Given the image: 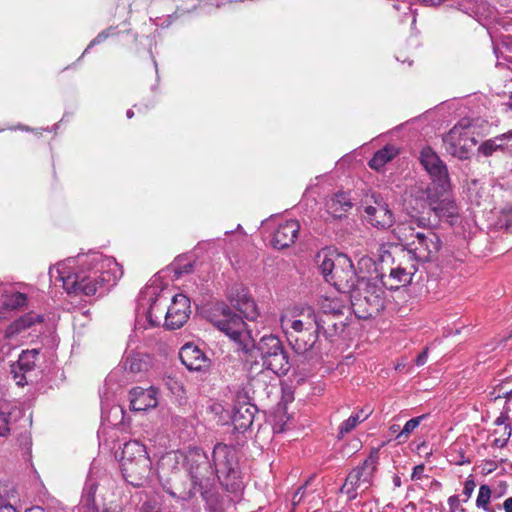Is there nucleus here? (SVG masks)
Listing matches in <instances>:
<instances>
[{"label": "nucleus", "instance_id": "obj_25", "mask_svg": "<svg viewBox=\"0 0 512 512\" xmlns=\"http://www.w3.org/2000/svg\"><path fill=\"white\" fill-rule=\"evenodd\" d=\"M130 452L133 454V457H130V462L134 463L135 472L142 476L148 474L151 469V460L146 447L137 440H130Z\"/></svg>", "mask_w": 512, "mask_h": 512}, {"label": "nucleus", "instance_id": "obj_37", "mask_svg": "<svg viewBox=\"0 0 512 512\" xmlns=\"http://www.w3.org/2000/svg\"><path fill=\"white\" fill-rule=\"evenodd\" d=\"M417 232L413 220L399 222L393 229L394 235L405 247L415 238Z\"/></svg>", "mask_w": 512, "mask_h": 512}, {"label": "nucleus", "instance_id": "obj_63", "mask_svg": "<svg viewBox=\"0 0 512 512\" xmlns=\"http://www.w3.org/2000/svg\"><path fill=\"white\" fill-rule=\"evenodd\" d=\"M399 429H400V426H399V425H396V424H394V425H392V426L390 427V430H391L393 433L398 432V431H399Z\"/></svg>", "mask_w": 512, "mask_h": 512}, {"label": "nucleus", "instance_id": "obj_55", "mask_svg": "<svg viewBox=\"0 0 512 512\" xmlns=\"http://www.w3.org/2000/svg\"><path fill=\"white\" fill-rule=\"evenodd\" d=\"M410 220L414 221V226H417V228H425L429 225V220L425 217L411 216Z\"/></svg>", "mask_w": 512, "mask_h": 512}, {"label": "nucleus", "instance_id": "obj_61", "mask_svg": "<svg viewBox=\"0 0 512 512\" xmlns=\"http://www.w3.org/2000/svg\"><path fill=\"white\" fill-rule=\"evenodd\" d=\"M25 512H47V511L40 506H33L31 508H28Z\"/></svg>", "mask_w": 512, "mask_h": 512}, {"label": "nucleus", "instance_id": "obj_50", "mask_svg": "<svg viewBox=\"0 0 512 512\" xmlns=\"http://www.w3.org/2000/svg\"><path fill=\"white\" fill-rule=\"evenodd\" d=\"M116 34V30L115 28L113 27H110L106 30H103L102 32H100L90 43L89 45L87 46V48L84 50L83 55H85L90 48H92L93 46L95 45H98L102 42H104L107 38L111 37V36H114Z\"/></svg>", "mask_w": 512, "mask_h": 512}, {"label": "nucleus", "instance_id": "obj_17", "mask_svg": "<svg viewBox=\"0 0 512 512\" xmlns=\"http://www.w3.org/2000/svg\"><path fill=\"white\" fill-rule=\"evenodd\" d=\"M349 301L355 316L359 319H368L377 316L384 308V303L379 299L357 294H350Z\"/></svg>", "mask_w": 512, "mask_h": 512}, {"label": "nucleus", "instance_id": "obj_51", "mask_svg": "<svg viewBox=\"0 0 512 512\" xmlns=\"http://www.w3.org/2000/svg\"><path fill=\"white\" fill-rule=\"evenodd\" d=\"M508 420H509L508 414L506 412H502L494 421V424L497 426L505 425V428H504L505 438L503 439L502 445H505V443L509 440V438L512 435V427L510 426V424L507 423Z\"/></svg>", "mask_w": 512, "mask_h": 512}, {"label": "nucleus", "instance_id": "obj_26", "mask_svg": "<svg viewBox=\"0 0 512 512\" xmlns=\"http://www.w3.org/2000/svg\"><path fill=\"white\" fill-rule=\"evenodd\" d=\"M97 487V482L89 476L84 485L81 497V504L87 512H107L105 505L96 501L95 494Z\"/></svg>", "mask_w": 512, "mask_h": 512}, {"label": "nucleus", "instance_id": "obj_57", "mask_svg": "<svg viewBox=\"0 0 512 512\" xmlns=\"http://www.w3.org/2000/svg\"><path fill=\"white\" fill-rule=\"evenodd\" d=\"M140 512H159L156 504L146 502L142 505Z\"/></svg>", "mask_w": 512, "mask_h": 512}, {"label": "nucleus", "instance_id": "obj_12", "mask_svg": "<svg viewBox=\"0 0 512 512\" xmlns=\"http://www.w3.org/2000/svg\"><path fill=\"white\" fill-rule=\"evenodd\" d=\"M191 314L190 299L184 294H176L164 315V327L170 330L181 328Z\"/></svg>", "mask_w": 512, "mask_h": 512}, {"label": "nucleus", "instance_id": "obj_44", "mask_svg": "<svg viewBox=\"0 0 512 512\" xmlns=\"http://www.w3.org/2000/svg\"><path fill=\"white\" fill-rule=\"evenodd\" d=\"M426 416L427 415H421L408 420L402 430H400L396 436L398 443L406 442L413 431L420 425L421 421L426 418Z\"/></svg>", "mask_w": 512, "mask_h": 512}, {"label": "nucleus", "instance_id": "obj_10", "mask_svg": "<svg viewBox=\"0 0 512 512\" xmlns=\"http://www.w3.org/2000/svg\"><path fill=\"white\" fill-rule=\"evenodd\" d=\"M212 459L219 480L222 477L225 479L237 478V457L233 446L223 443L216 444L212 453Z\"/></svg>", "mask_w": 512, "mask_h": 512}, {"label": "nucleus", "instance_id": "obj_4", "mask_svg": "<svg viewBox=\"0 0 512 512\" xmlns=\"http://www.w3.org/2000/svg\"><path fill=\"white\" fill-rule=\"evenodd\" d=\"M379 460L378 449L373 450L364 462L355 467L346 477L341 487V492L348 495L350 500L357 497L358 493L368 490L373 483L374 473Z\"/></svg>", "mask_w": 512, "mask_h": 512}, {"label": "nucleus", "instance_id": "obj_19", "mask_svg": "<svg viewBox=\"0 0 512 512\" xmlns=\"http://www.w3.org/2000/svg\"><path fill=\"white\" fill-rule=\"evenodd\" d=\"M300 224L297 220H287L280 223L273 233L271 243L276 249H284L291 246L297 239Z\"/></svg>", "mask_w": 512, "mask_h": 512}, {"label": "nucleus", "instance_id": "obj_49", "mask_svg": "<svg viewBox=\"0 0 512 512\" xmlns=\"http://www.w3.org/2000/svg\"><path fill=\"white\" fill-rule=\"evenodd\" d=\"M14 490L7 487L0 490V512H18V510L10 503V496H14Z\"/></svg>", "mask_w": 512, "mask_h": 512}, {"label": "nucleus", "instance_id": "obj_15", "mask_svg": "<svg viewBox=\"0 0 512 512\" xmlns=\"http://www.w3.org/2000/svg\"><path fill=\"white\" fill-rule=\"evenodd\" d=\"M228 298L232 305L244 315L248 320H255L258 315V309L255 301L242 286L232 287L228 292Z\"/></svg>", "mask_w": 512, "mask_h": 512}, {"label": "nucleus", "instance_id": "obj_22", "mask_svg": "<svg viewBox=\"0 0 512 512\" xmlns=\"http://www.w3.org/2000/svg\"><path fill=\"white\" fill-rule=\"evenodd\" d=\"M382 283V279H378L377 276L374 278L361 277V279L358 280L355 290L352 291L351 294L367 296V298L370 299L375 297L376 299H379L380 302L385 303V285Z\"/></svg>", "mask_w": 512, "mask_h": 512}, {"label": "nucleus", "instance_id": "obj_58", "mask_svg": "<svg viewBox=\"0 0 512 512\" xmlns=\"http://www.w3.org/2000/svg\"><path fill=\"white\" fill-rule=\"evenodd\" d=\"M428 358V349L426 348L422 353H420L416 358V365L422 366L427 362Z\"/></svg>", "mask_w": 512, "mask_h": 512}, {"label": "nucleus", "instance_id": "obj_5", "mask_svg": "<svg viewBox=\"0 0 512 512\" xmlns=\"http://www.w3.org/2000/svg\"><path fill=\"white\" fill-rule=\"evenodd\" d=\"M263 367L277 375H285L290 369L288 355L277 336L265 335L257 344Z\"/></svg>", "mask_w": 512, "mask_h": 512}, {"label": "nucleus", "instance_id": "obj_53", "mask_svg": "<svg viewBox=\"0 0 512 512\" xmlns=\"http://www.w3.org/2000/svg\"><path fill=\"white\" fill-rule=\"evenodd\" d=\"M475 487H476V483H475L473 477L470 475L466 479V481L464 483V489H463V494L466 496L467 499L471 497Z\"/></svg>", "mask_w": 512, "mask_h": 512}, {"label": "nucleus", "instance_id": "obj_42", "mask_svg": "<svg viewBox=\"0 0 512 512\" xmlns=\"http://www.w3.org/2000/svg\"><path fill=\"white\" fill-rule=\"evenodd\" d=\"M468 197L471 203L481 206L489 202L490 195L484 187H479L477 181H473L468 188Z\"/></svg>", "mask_w": 512, "mask_h": 512}, {"label": "nucleus", "instance_id": "obj_41", "mask_svg": "<svg viewBox=\"0 0 512 512\" xmlns=\"http://www.w3.org/2000/svg\"><path fill=\"white\" fill-rule=\"evenodd\" d=\"M449 182L447 185L442 189V187L439 185L438 182L432 181V184L428 185L429 189V198H427V208H429L431 211L439 204L441 199H444L446 197L445 193L447 191Z\"/></svg>", "mask_w": 512, "mask_h": 512}, {"label": "nucleus", "instance_id": "obj_48", "mask_svg": "<svg viewBox=\"0 0 512 512\" xmlns=\"http://www.w3.org/2000/svg\"><path fill=\"white\" fill-rule=\"evenodd\" d=\"M505 135H502L501 137H496L494 139H489L485 141L480 147L479 151L485 155L490 156L493 152H495L497 149L502 147V141L504 140Z\"/></svg>", "mask_w": 512, "mask_h": 512}, {"label": "nucleus", "instance_id": "obj_64", "mask_svg": "<svg viewBox=\"0 0 512 512\" xmlns=\"http://www.w3.org/2000/svg\"><path fill=\"white\" fill-rule=\"evenodd\" d=\"M17 129H20L22 131H30L31 129L28 126L19 125Z\"/></svg>", "mask_w": 512, "mask_h": 512}, {"label": "nucleus", "instance_id": "obj_6", "mask_svg": "<svg viewBox=\"0 0 512 512\" xmlns=\"http://www.w3.org/2000/svg\"><path fill=\"white\" fill-rule=\"evenodd\" d=\"M208 320L224 332L232 340L238 342L246 330V324L242 317L225 303L220 302L214 304L208 312Z\"/></svg>", "mask_w": 512, "mask_h": 512}, {"label": "nucleus", "instance_id": "obj_39", "mask_svg": "<svg viewBox=\"0 0 512 512\" xmlns=\"http://www.w3.org/2000/svg\"><path fill=\"white\" fill-rule=\"evenodd\" d=\"M280 323L286 335L287 333H294V335L300 334L303 333V331L310 330L309 323L303 322L302 320L293 319L287 314L281 316Z\"/></svg>", "mask_w": 512, "mask_h": 512}, {"label": "nucleus", "instance_id": "obj_34", "mask_svg": "<svg viewBox=\"0 0 512 512\" xmlns=\"http://www.w3.org/2000/svg\"><path fill=\"white\" fill-rule=\"evenodd\" d=\"M0 295L4 297L2 307L6 310L21 308L27 303V295L21 292L9 293L7 288L0 284Z\"/></svg>", "mask_w": 512, "mask_h": 512}, {"label": "nucleus", "instance_id": "obj_30", "mask_svg": "<svg viewBox=\"0 0 512 512\" xmlns=\"http://www.w3.org/2000/svg\"><path fill=\"white\" fill-rule=\"evenodd\" d=\"M147 314L144 313L140 307L139 300L136 301V308H135V323H134V338L141 341L144 340L145 343L151 342L152 339L149 337H146L144 335V332L149 330L150 328L157 327L158 325H151L149 322V319L147 318Z\"/></svg>", "mask_w": 512, "mask_h": 512}, {"label": "nucleus", "instance_id": "obj_3", "mask_svg": "<svg viewBox=\"0 0 512 512\" xmlns=\"http://www.w3.org/2000/svg\"><path fill=\"white\" fill-rule=\"evenodd\" d=\"M187 464L194 492L189 491L182 498L189 499L199 492L204 499H207L217 477L215 469L206 455L198 451L189 454Z\"/></svg>", "mask_w": 512, "mask_h": 512}, {"label": "nucleus", "instance_id": "obj_13", "mask_svg": "<svg viewBox=\"0 0 512 512\" xmlns=\"http://www.w3.org/2000/svg\"><path fill=\"white\" fill-rule=\"evenodd\" d=\"M20 421L24 422V426L31 424L30 417H25L22 409L8 402L0 403V437L16 433Z\"/></svg>", "mask_w": 512, "mask_h": 512}, {"label": "nucleus", "instance_id": "obj_59", "mask_svg": "<svg viewBox=\"0 0 512 512\" xmlns=\"http://www.w3.org/2000/svg\"><path fill=\"white\" fill-rule=\"evenodd\" d=\"M504 214H505L506 222H507L506 227L508 229L512 226V207L505 209Z\"/></svg>", "mask_w": 512, "mask_h": 512}, {"label": "nucleus", "instance_id": "obj_2", "mask_svg": "<svg viewBox=\"0 0 512 512\" xmlns=\"http://www.w3.org/2000/svg\"><path fill=\"white\" fill-rule=\"evenodd\" d=\"M123 375V369H113L107 376L103 389L100 392L102 427L98 431V438L107 435L103 443L108 447L119 464L122 477L127 481L125 449L128 446V436L125 428L124 406L120 402L110 401V392L118 377Z\"/></svg>", "mask_w": 512, "mask_h": 512}, {"label": "nucleus", "instance_id": "obj_47", "mask_svg": "<svg viewBox=\"0 0 512 512\" xmlns=\"http://www.w3.org/2000/svg\"><path fill=\"white\" fill-rule=\"evenodd\" d=\"M492 497V490L491 488L483 484L479 487L477 499H476V507L479 509H488V506L490 504V500Z\"/></svg>", "mask_w": 512, "mask_h": 512}, {"label": "nucleus", "instance_id": "obj_16", "mask_svg": "<svg viewBox=\"0 0 512 512\" xmlns=\"http://www.w3.org/2000/svg\"><path fill=\"white\" fill-rule=\"evenodd\" d=\"M418 268L414 263H399L391 268L389 275H382V284L389 290H397L408 285Z\"/></svg>", "mask_w": 512, "mask_h": 512}, {"label": "nucleus", "instance_id": "obj_46", "mask_svg": "<svg viewBox=\"0 0 512 512\" xmlns=\"http://www.w3.org/2000/svg\"><path fill=\"white\" fill-rule=\"evenodd\" d=\"M411 197L417 202L419 208L424 210L427 208V198H429L428 185H417L412 189Z\"/></svg>", "mask_w": 512, "mask_h": 512}, {"label": "nucleus", "instance_id": "obj_24", "mask_svg": "<svg viewBox=\"0 0 512 512\" xmlns=\"http://www.w3.org/2000/svg\"><path fill=\"white\" fill-rule=\"evenodd\" d=\"M318 335V330L312 329L295 335L294 333H287V339L296 353L304 354L314 348L318 341Z\"/></svg>", "mask_w": 512, "mask_h": 512}, {"label": "nucleus", "instance_id": "obj_14", "mask_svg": "<svg viewBox=\"0 0 512 512\" xmlns=\"http://www.w3.org/2000/svg\"><path fill=\"white\" fill-rule=\"evenodd\" d=\"M419 159L432 181L438 182L443 189L447 185L449 177L447 167L439 156L430 147H425L421 150Z\"/></svg>", "mask_w": 512, "mask_h": 512}, {"label": "nucleus", "instance_id": "obj_60", "mask_svg": "<svg viewBox=\"0 0 512 512\" xmlns=\"http://www.w3.org/2000/svg\"><path fill=\"white\" fill-rule=\"evenodd\" d=\"M503 508H504L505 512H512V497L507 498L503 502Z\"/></svg>", "mask_w": 512, "mask_h": 512}, {"label": "nucleus", "instance_id": "obj_45", "mask_svg": "<svg viewBox=\"0 0 512 512\" xmlns=\"http://www.w3.org/2000/svg\"><path fill=\"white\" fill-rule=\"evenodd\" d=\"M297 319L309 323V329H317L318 319L321 317L311 306H303L299 309Z\"/></svg>", "mask_w": 512, "mask_h": 512}, {"label": "nucleus", "instance_id": "obj_40", "mask_svg": "<svg viewBox=\"0 0 512 512\" xmlns=\"http://www.w3.org/2000/svg\"><path fill=\"white\" fill-rule=\"evenodd\" d=\"M439 218L452 219L458 215L456 203L447 196L432 210Z\"/></svg>", "mask_w": 512, "mask_h": 512}, {"label": "nucleus", "instance_id": "obj_31", "mask_svg": "<svg viewBox=\"0 0 512 512\" xmlns=\"http://www.w3.org/2000/svg\"><path fill=\"white\" fill-rule=\"evenodd\" d=\"M44 316L42 314L36 313L34 311H30L18 319L13 321L10 325L9 330L11 333H21L25 330H28L38 324L43 323Z\"/></svg>", "mask_w": 512, "mask_h": 512}, {"label": "nucleus", "instance_id": "obj_29", "mask_svg": "<svg viewBox=\"0 0 512 512\" xmlns=\"http://www.w3.org/2000/svg\"><path fill=\"white\" fill-rule=\"evenodd\" d=\"M154 366V358L151 354L142 351H134L130 355V373L145 374Z\"/></svg>", "mask_w": 512, "mask_h": 512}, {"label": "nucleus", "instance_id": "obj_21", "mask_svg": "<svg viewBox=\"0 0 512 512\" xmlns=\"http://www.w3.org/2000/svg\"><path fill=\"white\" fill-rule=\"evenodd\" d=\"M158 404L157 391L152 386L144 389L136 387L130 390V410L146 411Z\"/></svg>", "mask_w": 512, "mask_h": 512}, {"label": "nucleus", "instance_id": "obj_7", "mask_svg": "<svg viewBox=\"0 0 512 512\" xmlns=\"http://www.w3.org/2000/svg\"><path fill=\"white\" fill-rule=\"evenodd\" d=\"M140 307L146 313L151 325H160L168 307L169 297L158 284H148L139 293L137 298Z\"/></svg>", "mask_w": 512, "mask_h": 512}, {"label": "nucleus", "instance_id": "obj_52", "mask_svg": "<svg viewBox=\"0 0 512 512\" xmlns=\"http://www.w3.org/2000/svg\"><path fill=\"white\" fill-rule=\"evenodd\" d=\"M494 400L499 398H510L512 396V388L506 389L505 385H500L498 388L494 389L491 393Z\"/></svg>", "mask_w": 512, "mask_h": 512}, {"label": "nucleus", "instance_id": "obj_38", "mask_svg": "<svg viewBox=\"0 0 512 512\" xmlns=\"http://www.w3.org/2000/svg\"><path fill=\"white\" fill-rule=\"evenodd\" d=\"M397 155V150L392 146H385L378 150L369 161L370 168L379 171L387 162Z\"/></svg>", "mask_w": 512, "mask_h": 512}, {"label": "nucleus", "instance_id": "obj_8", "mask_svg": "<svg viewBox=\"0 0 512 512\" xmlns=\"http://www.w3.org/2000/svg\"><path fill=\"white\" fill-rule=\"evenodd\" d=\"M443 144L448 154L460 160H465L469 158L476 141L472 136L470 126L461 122L443 137Z\"/></svg>", "mask_w": 512, "mask_h": 512}, {"label": "nucleus", "instance_id": "obj_32", "mask_svg": "<svg viewBox=\"0 0 512 512\" xmlns=\"http://www.w3.org/2000/svg\"><path fill=\"white\" fill-rule=\"evenodd\" d=\"M327 209L334 217H340L341 214L352 207L350 198L345 192H338L326 202Z\"/></svg>", "mask_w": 512, "mask_h": 512}, {"label": "nucleus", "instance_id": "obj_27", "mask_svg": "<svg viewBox=\"0 0 512 512\" xmlns=\"http://www.w3.org/2000/svg\"><path fill=\"white\" fill-rule=\"evenodd\" d=\"M256 411V406L249 403L236 407L232 417L235 428L239 431H245L251 427Z\"/></svg>", "mask_w": 512, "mask_h": 512}, {"label": "nucleus", "instance_id": "obj_9", "mask_svg": "<svg viewBox=\"0 0 512 512\" xmlns=\"http://www.w3.org/2000/svg\"><path fill=\"white\" fill-rule=\"evenodd\" d=\"M440 247L441 240L439 236L428 229L425 232H417L415 238L405 248L415 260L426 262L437 257Z\"/></svg>", "mask_w": 512, "mask_h": 512}, {"label": "nucleus", "instance_id": "obj_1", "mask_svg": "<svg viewBox=\"0 0 512 512\" xmlns=\"http://www.w3.org/2000/svg\"><path fill=\"white\" fill-rule=\"evenodd\" d=\"M123 272L116 260L99 251L78 254L49 269L51 281L62 283L68 294L92 296L112 287Z\"/></svg>", "mask_w": 512, "mask_h": 512}, {"label": "nucleus", "instance_id": "obj_35", "mask_svg": "<svg viewBox=\"0 0 512 512\" xmlns=\"http://www.w3.org/2000/svg\"><path fill=\"white\" fill-rule=\"evenodd\" d=\"M127 365H128V359L122 358L120 364L115 367L114 369L121 368L123 369V375L118 377V380L115 381L116 383L113 385L114 392H110V401L120 402L122 399V396H124L126 392V385L128 383V374H127Z\"/></svg>", "mask_w": 512, "mask_h": 512}, {"label": "nucleus", "instance_id": "obj_62", "mask_svg": "<svg viewBox=\"0 0 512 512\" xmlns=\"http://www.w3.org/2000/svg\"><path fill=\"white\" fill-rule=\"evenodd\" d=\"M463 11L465 13H467L468 15H471V16L472 15H478V13H479L478 9H475L474 7L473 8L469 7L467 9H463Z\"/></svg>", "mask_w": 512, "mask_h": 512}, {"label": "nucleus", "instance_id": "obj_43", "mask_svg": "<svg viewBox=\"0 0 512 512\" xmlns=\"http://www.w3.org/2000/svg\"><path fill=\"white\" fill-rule=\"evenodd\" d=\"M368 416L369 413H364L363 410H361L358 413L352 414L340 425L339 434L343 436L344 434L351 432L359 423L363 422Z\"/></svg>", "mask_w": 512, "mask_h": 512}, {"label": "nucleus", "instance_id": "obj_18", "mask_svg": "<svg viewBox=\"0 0 512 512\" xmlns=\"http://www.w3.org/2000/svg\"><path fill=\"white\" fill-rule=\"evenodd\" d=\"M181 362L190 371L206 370L210 366V359L196 345L192 343L185 344L179 352Z\"/></svg>", "mask_w": 512, "mask_h": 512}, {"label": "nucleus", "instance_id": "obj_36", "mask_svg": "<svg viewBox=\"0 0 512 512\" xmlns=\"http://www.w3.org/2000/svg\"><path fill=\"white\" fill-rule=\"evenodd\" d=\"M338 317L330 316L329 318L321 316L318 319L317 330L326 338H331L343 330L344 324L337 320Z\"/></svg>", "mask_w": 512, "mask_h": 512}, {"label": "nucleus", "instance_id": "obj_54", "mask_svg": "<svg viewBox=\"0 0 512 512\" xmlns=\"http://www.w3.org/2000/svg\"><path fill=\"white\" fill-rule=\"evenodd\" d=\"M448 504H449V507H450V511H457L459 510V512H465V509L462 508V507H459V499H458V496L457 495H452L448 498Z\"/></svg>", "mask_w": 512, "mask_h": 512}, {"label": "nucleus", "instance_id": "obj_23", "mask_svg": "<svg viewBox=\"0 0 512 512\" xmlns=\"http://www.w3.org/2000/svg\"><path fill=\"white\" fill-rule=\"evenodd\" d=\"M344 256L345 254L329 248H324L316 254L315 262L327 282L338 266V261Z\"/></svg>", "mask_w": 512, "mask_h": 512}, {"label": "nucleus", "instance_id": "obj_20", "mask_svg": "<svg viewBox=\"0 0 512 512\" xmlns=\"http://www.w3.org/2000/svg\"><path fill=\"white\" fill-rule=\"evenodd\" d=\"M374 203L375 205H369L365 208L368 222L374 227L381 229L391 227L394 218L387 203L382 200H375Z\"/></svg>", "mask_w": 512, "mask_h": 512}, {"label": "nucleus", "instance_id": "obj_11", "mask_svg": "<svg viewBox=\"0 0 512 512\" xmlns=\"http://www.w3.org/2000/svg\"><path fill=\"white\" fill-rule=\"evenodd\" d=\"M360 279L361 277L356 274L351 259L345 254L343 259L338 261V266L329 277L328 282L342 294H351Z\"/></svg>", "mask_w": 512, "mask_h": 512}, {"label": "nucleus", "instance_id": "obj_56", "mask_svg": "<svg viewBox=\"0 0 512 512\" xmlns=\"http://www.w3.org/2000/svg\"><path fill=\"white\" fill-rule=\"evenodd\" d=\"M423 472H424V465L423 464L415 466L414 469H413V472L411 474V479L412 480H419V479H421V477L423 475Z\"/></svg>", "mask_w": 512, "mask_h": 512}, {"label": "nucleus", "instance_id": "obj_28", "mask_svg": "<svg viewBox=\"0 0 512 512\" xmlns=\"http://www.w3.org/2000/svg\"><path fill=\"white\" fill-rule=\"evenodd\" d=\"M349 300L348 296H345V299L342 298H324L320 304L319 315L329 318L330 316L339 317L344 313V309L347 308V301Z\"/></svg>", "mask_w": 512, "mask_h": 512}, {"label": "nucleus", "instance_id": "obj_33", "mask_svg": "<svg viewBox=\"0 0 512 512\" xmlns=\"http://www.w3.org/2000/svg\"><path fill=\"white\" fill-rule=\"evenodd\" d=\"M32 353L37 354L35 350L27 353H22L17 362V366H13L12 368L13 378L18 386L23 387L28 383L27 373L32 370V366L30 365V363L26 361V359Z\"/></svg>", "mask_w": 512, "mask_h": 512}]
</instances>
